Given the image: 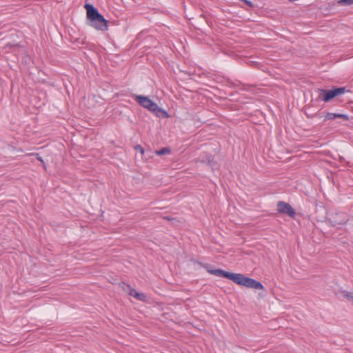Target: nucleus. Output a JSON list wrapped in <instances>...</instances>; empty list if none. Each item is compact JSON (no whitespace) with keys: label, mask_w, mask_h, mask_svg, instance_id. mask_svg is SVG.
<instances>
[{"label":"nucleus","mask_w":353,"mask_h":353,"mask_svg":"<svg viewBox=\"0 0 353 353\" xmlns=\"http://www.w3.org/2000/svg\"><path fill=\"white\" fill-rule=\"evenodd\" d=\"M208 272L216 276L227 278L236 284L245 286L246 288L255 290H263V285L259 281L252 278L245 276L242 274L230 273L221 269L208 270Z\"/></svg>","instance_id":"obj_1"},{"label":"nucleus","mask_w":353,"mask_h":353,"mask_svg":"<svg viewBox=\"0 0 353 353\" xmlns=\"http://www.w3.org/2000/svg\"><path fill=\"white\" fill-rule=\"evenodd\" d=\"M84 7L87 11L88 24L97 30H107L108 21L98 12L97 9L88 3Z\"/></svg>","instance_id":"obj_2"},{"label":"nucleus","mask_w":353,"mask_h":353,"mask_svg":"<svg viewBox=\"0 0 353 353\" xmlns=\"http://www.w3.org/2000/svg\"><path fill=\"white\" fill-rule=\"evenodd\" d=\"M345 92V88H335L332 90H319V98L324 102H327L336 96L342 95Z\"/></svg>","instance_id":"obj_3"},{"label":"nucleus","mask_w":353,"mask_h":353,"mask_svg":"<svg viewBox=\"0 0 353 353\" xmlns=\"http://www.w3.org/2000/svg\"><path fill=\"white\" fill-rule=\"evenodd\" d=\"M136 99L143 108L156 113L162 112L165 114L166 117H168L167 112L163 110L161 108H159L157 104L150 100L148 97L143 96H137Z\"/></svg>","instance_id":"obj_4"},{"label":"nucleus","mask_w":353,"mask_h":353,"mask_svg":"<svg viewBox=\"0 0 353 353\" xmlns=\"http://www.w3.org/2000/svg\"><path fill=\"white\" fill-rule=\"evenodd\" d=\"M277 207L279 212L286 214L292 218L294 217L295 212L289 203L284 201H279L277 203Z\"/></svg>","instance_id":"obj_5"},{"label":"nucleus","mask_w":353,"mask_h":353,"mask_svg":"<svg viewBox=\"0 0 353 353\" xmlns=\"http://www.w3.org/2000/svg\"><path fill=\"white\" fill-rule=\"evenodd\" d=\"M324 121H330V120H334L336 119H342L345 121H347L349 119V117L347 114H336V113H330L327 112L324 114Z\"/></svg>","instance_id":"obj_6"},{"label":"nucleus","mask_w":353,"mask_h":353,"mask_svg":"<svg viewBox=\"0 0 353 353\" xmlns=\"http://www.w3.org/2000/svg\"><path fill=\"white\" fill-rule=\"evenodd\" d=\"M129 294L130 296H134L137 300H140V301H144L146 297L144 294L138 292L137 290H135L134 289H132V288L130 289Z\"/></svg>","instance_id":"obj_7"},{"label":"nucleus","mask_w":353,"mask_h":353,"mask_svg":"<svg viewBox=\"0 0 353 353\" xmlns=\"http://www.w3.org/2000/svg\"><path fill=\"white\" fill-rule=\"evenodd\" d=\"M170 152V150L169 148H163L159 150H157L155 152V153L157 154V155H163V154H168Z\"/></svg>","instance_id":"obj_8"},{"label":"nucleus","mask_w":353,"mask_h":353,"mask_svg":"<svg viewBox=\"0 0 353 353\" xmlns=\"http://www.w3.org/2000/svg\"><path fill=\"white\" fill-rule=\"evenodd\" d=\"M343 294V296L346 298L347 300L353 301V292L344 291Z\"/></svg>","instance_id":"obj_9"},{"label":"nucleus","mask_w":353,"mask_h":353,"mask_svg":"<svg viewBox=\"0 0 353 353\" xmlns=\"http://www.w3.org/2000/svg\"><path fill=\"white\" fill-rule=\"evenodd\" d=\"M339 3L341 4L350 6L353 4V0H341Z\"/></svg>","instance_id":"obj_10"},{"label":"nucleus","mask_w":353,"mask_h":353,"mask_svg":"<svg viewBox=\"0 0 353 353\" xmlns=\"http://www.w3.org/2000/svg\"><path fill=\"white\" fill-rule=\"evenodd\" d=\"M30 155H35L37 158V159L41 162V163L43 164V167L46 168V165H45V163L43 160V159L39 155V154H34V153H31L30 154Z\"/></svg>","instance_id":"obj_11"},{"label":"nucleus","mask_w":353,"mask_h":353,"mask_svg":"<svg viewBox=\"0 0 353 353\" xmlns=\"http://www.w3.org/2000/svg\"><path fill=\"white\" fill-rule=\"evenodd\" d=\"M134 149L142 154L144 153V149L140 145H137Z\"/></svg>","instance_id":"obj_12"},{"label":"nucleus","mask_w":353,"mask_h":353,"mask_svg":"<svg viewBox=\"0 0 353 353\" xmlns=\"http://www.w3.org/2000/svg\"><path fill=\"white\" fill-rule=\"evenodd\" d=\"M206 161L208 162V164L211 165H213L212 164V158L211 156H209L208 157L207 159H206Z\"/></svg>","instance_id":"obj_13"},{"label":"nucleus","mask_w":353,"mask_h":353,"mask_svg":"<svg viewBox=\"0 0 353 353\" xmlns=\"http://www.w3.org/2000/svg\"><path fill=\"white\" fill-rule=\"evenodd\" d=\"M243 1H244L245 2V3H246V4H248V6H251V7L252 6V2H251V1H247V0H243Z\"/></svg>","instance_id":"obj_14"},{"label":"nucleus","mask_w":353,"mask_h":353,"mask_svg":"<svg viewBox=\"0 0 353 353\" xmlns=\"http://www.w3.org/2000/svg\"><path fill=\"white\" fill-rule=\"evenodd\" d=\"M316 116L319 117V118L323 117V116L321 114H317Z\"/></svg>","instance_id":"obj_15"}]
</instances>
